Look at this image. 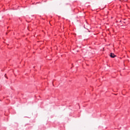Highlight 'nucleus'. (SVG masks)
<instances>
[{
  "mask_svg": "<svg viewBox=\"0 0 130 130\" xmlns=\"http://www.w3.org/2000/svg\"><path fill=\"white\" fill-rule=\"evenodd\" d=\"M110 56L111 57H112V58H114V57H115V56H116V55H114V53H111L110 55Z\"/></svg>",
  "mask_w": 130,
  "mask_h": 130,
  "instance_id": "f257e3e1",
  "label": "nucleus"
}]
</instances>
